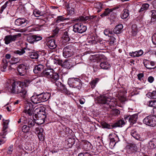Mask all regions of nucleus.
<instances>
[{
  "mask_svg": "<svg viewBox=\"0 0 156 156\" xmlns=\"http://www.w3.org/2000/svg\"><path fill=\"white\" fill-rule=\"evenodd\" d=\"M45 108L43 106L39 107L35 109L34 117L40 124L44 123L46 118Z\"/></svg>",
  "mask_w": 156,
  "mask_h": 156,
  "instance_id": "f257e3e1",
  "label": "nucleus"
},
{
  "mask_svg": "<svg viewBox=\"0 0 156 156\" xmlns=\"http://www.w3.org/2000/svg\"><path fill=\"white\" fill-rule=\"evenodd\" d=\"M9 121L8 120H3V129L0 133V145L5 143L6 141L5 136L7 134L6 129L8 128Z\"/></svg>",
  "mask_w": 156,
  "mask_h": 156,
  "instance_id": "f03ea898",
  "label": "nucleus"
},
{
  "mask_svg": "<svg viewBox=\"0 0 156 156\" xmlns=\"http://www.w3.org/2000/svg\"><path fill=\"white\" fill-rule=\"evenodd\" d=\"M19 61V59L18 58H15L14 57H12L10 60L9 61L5 59H3L1 65L0 69L2 72H5L8 62H9L11 64L13 65L17 63Z\"/></svg>",
  "mask_w": 156,
  "mask_h": 156,
  "instance_id": "7ed1b4c3",
  "label": "nucleus"
},
{
  "mask_svg": "<svg viewBox=\"0 0 156 156\" xmlns=\"http://www.w3.org/2000/svg\"><path fill=\"white\" fill-rule=\"evenodd\" d=\"M42 73V75L50 78L51 81H53L55 80L58 79L59 76L58 73H55L54 70L52 69L43 71Z\"/></svg>",
  "mask_w": 156,
  "mask_h": 156,
  "instance_id": "20e7f679",
  "label": "nucleus"
},
{
  "mask_svg": "<svg viewBox=\"0 0 156 156\" xmlns=\"http://www.w3.org/2000/svg\"><path fill=\"white\" fill-rule=\"evenodd\" d=\"M125 123L124 120L121 119L111 126L105 122H103L101 123V126L103 128L111 129L117 127H122L125 125Z\"/></svg>",
  "mask_w": 156,
  "mask_h": 156,
  "instance_id": "39448f33",
  "label": "nucleus"
},
{
  "mask_svg": "<svg viewBox=\"0 0 156 156\" xmlns=\"http://www.w3.org/2000/svg\"><path fill=\"white\" fill-rule=\"evenodd\" d=\"M68 83L70 87L76 88L79 89L82 85L81 80L78 78H71L69 79Z\"/></svg>",
  "mask_w": 156,
  "mask_h": 156,
  "instance_id": "423d86ee",
  "label": "nucleus"
},
{
  "mask_svg": "<svg viewBox=\"0 0 156 156\" xmlns=\"http://www.w3.org/2000/svg\"><path fill=\"white\" fill-rule=\"evenodd\" d=\"M26 84V81L23 82L20 81L14 82L12 83L9 87V90L11 92L12 94H16L20 86H23Z\"/></svg>",
  "mask_w": 156,
  "mask_h": 156,
  "instance_id": "0eeeda50",
  "label": "nucleus"
},
{
  "mask_svg": "<svg viewBox=\"0 0 156 156\" xmlns=\"http://www.w3.org/2000/svg\"><path fill=\"white\" fill-rule=\"evenodd\" d=\"M23 112L28 116L34 115V114L35 115V110L34 106L31 103H26Z\"/></svg>",
  "mask_w": 156,
  "mask_h": 156,
  "instance_id": "6e6552de",
  "label": "nucleus"
},
{
  "mask_svg": "<svg viewBox=\"0 0 156 156\" xmlns=\"http://www.w3.org/2000/svg\"><path fill=\"white\" fill-rule=\"evenodd\" d=\"M143 123L149 126H154L156 125V117L153 115H149L143 120Z\"/></svg>",
  "mask_w": 156,
  "mask_h": 156,
  "instance_id": "1a4fd4ad",
  "label": "nucleus"
},
{
  "mask_svg": "<svg viewBox=\"0 0 156 156\" xmlns=\"http://www.w3.org/2000/svg\"><path fill=\"white\" fill-rule=\"evenodd\" d=\"M26 84L23 85V86H20L19 88V90L16 94H18V96L22 99H24L27 96V80H25Z\"/></svg>",
  "mask_w": 156,
  "mask_h": 156,
  "instance_id": "9d476101",
  "label": "nucleus"
},
{
  "mask_svg": "<svg viewBox=\"0 0 156 156\" xmlns=\"http://www.w3.org/2000/svg\"><path fill=\"white\" fill-rule=\"evenodd\" d=\"M21 35V34L18 33L13 35L6 36L4 39L5 43L6 44H8L12 42H14L17 40Z\"/></svg>",
  "mask_w": 156,
  "mask_h": 156,
  "instance_id": "9b49d317",
  "label": "nucleus"
},
{
  "mask_svg": "<svg viewBox=\"0 0 156 156\" xmlns=\"http://www.w3.org/2000/svg\"><path fill=\"white\" fill-rule=\"evenodd\" d=\"M116 8H113L112 9L107 8L105 9L104 12L100 15V16L103 18L105 16H107L108 15L111 16V19H112L116 16V14L114 12Z\"/></svg>",
  "mask_w": 156,
  "mask_h": 156,
  "instance_id": "f8f14e48",
  "label": "nucleus"
},
{
  "mask_svg": "<svg viewBox=\"0 0 156 156\" xmlns=\"http://www.w3.org/2000/svg\"><path fill=\"white\" fill-rule=\"evenodd\" d=\"M87 30L86 27L80 23H75L73 26V31L75 32L82 33Z\"/></svg>",
  "mask_w": 156,
  "mask_h": 156,
  "instance_id": "ddd939ff",
  "label": "nucleus"
},
{
  "mask_svg": "<svg viewBox=\"0 0 156 156\" xmlns=\"http://www.w3.org/2000/svg\"><path fill=\"white\" fill-rule=\"evenodd\" d=\"M73 54V48L70 45L65 47L63 50V55L65 58L71 56Z\"/></svg>",
  "mask_w": 156,
  "mask_h": 156,
  "instance_id": "4468645a",
  "label": "nucleus"
},
{
  "mask_svg": "<svg viewBox=\"0 0 156 156\" xmlns=\"http://www.w3.org/2000/svg\"><path fill=\"white\" fill-rule=\"evenodd\" d=\"M97 100L99 103L109 104L111 99V97H108V94H105L100 96L98 98Z\"/></svg>",
  "mask_w": 156,
  "mask_h": 156,
  "instance_id": "2eb2a0df",
  "label": "nucleus"
},
{
  "mask_svg": "<svg viewBox=\"0 0 156 156\" xmlns=\"http://www.w3.org/2000/svg\"><path fill=\"white\" fill-rule=\"evenodd\" d=\"M27 66L24 64H21L18 66L17 71L21 76L25 75L27 72Z\"/></svg>",
  "mask_w": 156,
  "mask_h": 156,
  "instance_id": "dca6fc26",
  "label": "nucleus"
},
{
  "mask_svg": "<svg viewBox=\"0 0 156 156\" xmlns=\"http://www.w3.org/2000/svg\"><path fill=\"white\" fill-rule=\"evenodd\" d=\"M28 22V20L24 18H19L15 20V24L16 26L23 27L26 26Z\"/></svg>",
  "mask_w": 156,
  "mask_h": 156,
  "instance_id": "f3484780",
  "label": "nucleus"
},
{
  "mask_svg": "<svg viewBox=\"0 0 156 156\" xmlns=\"http://www.w3.org/2000/svg\"><path fill=\"white\" fill-rule=\"evenodd\" d=\"M40 102L47 101L50 97L51 94L49 93H43L38 94Z\"/></svg>",
  "mask_w": 156,
  "mask_h": 156,
  "instance_id": "a211bd4d",
  "label": "nucleus"
},
{
  "mask_svg": "<svg viewBox=\"0 0 156 156\" xmlns=\"http://www.w3.org/2000/svg\"><path fill=\"white\" fill-rule=\"evenodd\" d=\"M130 134L132 136L137 140L143 141L145 139V137L140 136V134L135 130H131Z\"/></svg>",
  "mask_w": 156,
  "mask_h": 156,
  "instance_id": "6ab92c4d",
  "label": "nucleus"
},
{
  "mask_svg": "<svg viewBox=\"0 0 156 156\" xmlns=\"http://www.w3.org/2000/svg\"><path fill=\"white\" fill-rule=\"evenodd\" d=\"M127 152L129 154L133 153L136 151L137 150V147L134 144L129 145L126 147Z\"/></svg>",
  "mask_w": 156,
  "mask_h": 156,
  "instance_id": "aec40b11",
  "label": "nucleus"
},
{
  "mask_svg": "<svg viewBox=\"0 0 156 156\" xmlns=\"http://www.w3.org/2000/svg\"><path fill=\"white\" fill-rule=\"evenodd\" d=\"M143 54V51L142 50L135 51H132L129 53L130 56L133 58H135L136 57H139L142 55Z\"/></svg>",
  "mask_w": 156,
  "mask_h": 156,
  "instance_id": "412c9836",
  "label": "nucleus"
},
{
  "mask_svg": "<svg viewBox=\"0 0 156 156\" xmlns=\"http://www.w3.org/2000/svg\"><path fill=\"white\" fill-rule=\"evenodd\" d=\"M123 28V26L122 25V24H119L116 25L113 29V33L116 34H120L122 31V29Z\"/></svg>",
  "mask_w": 156,
  "mask_h": 156,
  "instance_id": "4be33fe9",
  "label": "nucleus"
},
{
  "mask_svg": "<svg viewBox=\"0 0 156 156\" xmlns=\"http://www.w3.org/2000/svg\"><path fill=\"white\" fill-rule=\"evenodd\" d=\"M100 66L102 69L105 70L109 69L111 67L110 64L107 61L101 62L100 64Z\"/></svg>",
  "mask_w": 156,
  "mask_h": 156,
  "instance_id": "5701e85b",
  "label": "nucleus"
},
{
  "mask_svg": "<svg viewBox=\"0 0 156 156\" xmlns=\"http://www.w3.org/2000/svg\"><path fill=\"white\" fill-rule=\"evenodd\" d=\"M44 66L41 64H38L35 66L33 69L34 72L35 73H37L42 71L44 69Z\"/></svg>",
  "mask_w": 156,
  "mask_h": 156,
  "instance_id": "b1692460",
  "label": "nucleus"
},
{
  "mask_svg": "<svg viewBox=\"0 0 156 156\" xmlns=\"http://www.w3.org/2000/svg\"><path fill=\"white\" fill-rule=\"evenodd\" d=\"M43 80V78L41 77H37L32 80L31 82L34 84L38 85L41 83Z\"/></svg>",
  "mask_w": 156,
  "mask_h": 156,
  "instance_id": "393cba45",
  "label": "nucleus"
},
{
  "mask_svg": "<svg viewBox=\"0 0 156 156\" xmlns=\"http://www.w3.org/2000/svg\"><path fill=\"white\" fill-rule=\"evenodd\" d=\"M149 6V5L147 3H144L142 5L140 9L139 10V12L141 13H144L148 9Z\"/></svg>",
  "mask_w": 156,
  "mask_h": 156,
  "instance_id": "a878e982",
  "label": "nucleus"
},
{
  "mask_svg": "<svg viewBox=\"0 0 156 156\" xmlns=\"http://www.w3.org/2000/svg\"><path fill=\"white\" fill-rule=\"evenodd\" d=\"M99 80L100 79L98 78H95L92 79L89 83L90 87L92 89H94Z\"/></svg>",
  "mask_w": 156,
  "mask_h": 156,
  "instance_id": "bb28decb",
  "label": "nucleus"
},
{
  "mask_svg": "<svg viewBox=\"0 0 156 156\" xmlns=\"http://www.w3.org/2000/svg\"><path fill=\"white\" fill-rule=\"evenodd\" d=\"M148 147L152 149H156V138H153L149 142Z\"/></svg>",
  "mask_w": 156,
  "mask_h": 156,
  "instance_id": "cd10ccee",
  "label": "nucleus"
},
{
  "mask_svg": "<svg viewBox=\"0 0 156 156\" xmlns=\"http://www.w3.org/2000/svg\"><path fill=\"white\" fill-rule=\"evenodd\" d=\"M47 44L48 47L51 49H53L56 47L54 40H51L48 41L47 43Z\"/></svg>",
  "mask_w": 156,
  "mask_h": 156,
  "instance_id": "c85d7f7f",
  "label": "nucleus"
},
{
  "mask_svg": "<svg viewBox=\"0 0 156 156\" xmlns=\"http://www.w3.org/2000/svg\"><path fill=\"white\" fill-rule=\"evenodd\" d=\"M138 115L136 114H134L130 116L129 120V122L131 125H133L136 122L137 119Z\"/></svg>",
  "mask_w": 156,
  "mask_h": 156,
  "instance_id": "c756f323",
  "label": "nucleus"
},
{
  "mask_svg": "<svg viewBox=\"0 0 156 156\" xmlns=\"http://www.w3.org/2000/svg\"><path fill=\"white\" fill-rule=\"evenodd\" d=\"M31 101L34 104H37L40 103L38 95H34L30 98Z\"/></svg>",
  "mask_w": 156,
  "mask_h": 156,
  "instance_id": "7c9ffc66",
  "label": "nucleus"
},
{
  "mask_svg": "<svg viewBox=\"0 0 156 156\" xmlns=\"http://www.w3.org/2000/svg\"><path fill=\"white\" fill-rule=\"evenodd\" d=\"M69 20V18H65L63 16H58L55 20V23H59L61 22H63L64 20Z\"/></svg>",
  "mask_w": 156,
  "mask_h": 156,
  "instance_id": "2f4dec72",
  "label": "nucleus"
},
{
  "mask_svg": "<svg viewBox=\"0 0 156 156\" xmlns=\"http://www.w3.org/2000/svg\"><path fill=\"white\" fill-rule=\"evenodd\" d=\"M29 57L33 59H37L39 57V55L37 52H31L29 53Z\"/></svg>",
  "mask_w": 156,
  "mask_h": 156,
  "instance_id": "473e14b6",
  "label": "nucleus"
},
{
  "mask_svg": "<svg viewBox=\"0 0 156 156\" xmlns=\"http://www.w3.org/2000/svg\"><path fill=\"white\" fill-rule=\"evenodd\" d=\"M25 48L22 49H20L18 50H15L14 51V54L18 55H21L25 53V49H26Z\"/></svg>",
  "mask_w": 156,
  "mask_h": 156,
  "instance_id": "72a5a7b5",
  "label": "nucleus"
},
{
  "mask_svg": "<svg viewBox=\"0 0 156 156\" xmlns=\"http://www.w3.org/2000/svg\"><path fill=\"white\" fill-rule=\"evenodd\" d=\"M151 22H154L156 20V10H152L151 11Z\"/></svg>",
  "mask_w": 156,
  "mask_h": 156,
  "instance_id": "f704fd0d",
  "label": "nucleus"
},
{
  "mask_svg": "<svg viewBox=\"0 0 156 156\" xmlns=\"http://www.w3.org/2000/svg\"><path fill=\"white\" fill-rule=\"evenodd\" d=\"M119 139L118 137L115 135L114 138H112L110 139V144L112 146H114L116 143L118 142L117 140Z\"/></svg>",
  "mask_w": 156,
  "mask_h": 156,
  "instance_id": "c9c22d12",
  "label": "nucleus"
},
{
  "mask_svg": "<svg viewBox=\"0 0 156 156\" xmlns=\"http://www.w3.org/2000/svg\"><path fill=\"white\" fill-rule=\"evenodd\" d=\"M29 127V128H32L35 125V122L31 119H29L27 120L26 123Z\"/></svg>",
  "mask_w": 156,
  "mask_h": 156,
  "instance_id": "e433bc0d",
  "label": "nucleus"
},
{
  "mask_svg": "<svg viewBox=\"0 0 156 156\" xmlns=\"http://www.w3.org/2000/svg\"><path fill=\"white\" fill-rule=\"evenodd\" d=\"M132 36H135L137 33V29L135 25H133L132 27Z\"/></svg>",
  "mask_w": 156,
  "mask_h": 156,
  "instance_id": "4c0bfd02",
  "label": "nucleus"
},
{
  "mask_svg": "<svg viewBox=\"0 0 156 156\" xmlns=\"http://www.w3.org/2000/svg\"><path fill=\"white\" fill-rule=\"evenodd\" d=\"M129 15L128 10L127 9H124L123 10V13L121 16V18L123 19H125Z\"/></svg>",
  "mask_w": 156,
  "mask_h": 156,
  "instance_id": "58836bf2",
  "label": "nucleus"
},
{
  "mask_svg": "<svg viewBox=\"0 0 156 156\" xmlns=\"http://www.w3.org/2000/svg\"><path fill=\"white\" fill-rule=\"evenodd\" d=\"M27 41L30 44H33L35 42V40L34 35L29 36L27 37Z\"/></svg>",
  "mask_w": 156,
  "mask_h": 156,
  "instance_id": "ea45409f",
  "label": "nucleus"
},
{
  "mask_svg": "<svg viewBox=\"0 0 156 156\" xmlns=\"http://www.w3.org/2000/svg\"><path fill=\"white\" fill-rule=\"evenodd\" d=\"M150 63V61L147 60H145L143 62L144 66L147 69H154L155 67H151V65Z\"/></svg>",
  "mask_w": 156,
  "mask_h": 156,
  "instance_id": "a19ab883",
  "label": "nucleus"
},
{
  "mask_svg": "<svg viewBox=\"0 0 156 156\" xmlns=\"http://www.w3.org/2000/svg\"><path fill=\"white\" fill-rule=\"evenodd\" d=\"M95 7L98 10L97 11L98 12H99L101 11V10L102 8V4L98 2L96 3L94 5Z\"/></svg>",
  "mask_w": 156,
  "mask_h": 156,
  "instance_id": "79ce46f5",
  "label": "nucleus"
},
{
  "mask_svg": "<svg viewBox=\"0 0 156 156\" xmlns=\"http://www.w3.org/2000/svg\"><path fill=\"white\" fill-rule=\"evenodd\" d=\"M111 113L113 115L118 116L120 114V111L118 109H112L111 111Z\"/></svg>",
  "mask_w": 156,
  "mask_h": 156,
  "instance_id": "37998d69",
  "label": "nucleus"
},
{
  "mask_svg": "<svg viewBox=\"0 0 156 156\" xmlns=\"http://www.w3.org/2000/svg\"><path fill=\"white\" fill-rule=\"evenodd\" d=\"M147 96L151 98L156 99V91H153L152 92H150L147 94Z\"/></svg>",
  "mask_w": 156,
  "mask_h": 156,
  "instance_id": "c03bdc74",
  "label": "nucleus"
},
{
  "mask_svg": "<svg viewBox=\"0 0 156 156\" xmlns=\"http://www.w3.org/2000/svg\"><path fill=\"white\" fill-rule=\"evenodd\" d=\"M60 89L62 90V91L64 93L67 94H69L70 92L69 90H68L65 86L63 84L61 86Z\"/></svg>",
  "mask_w": 156,
  "mask_h": 156,
  "instance_id": "a18cd8bd",
  "label": "nucleus"
},
{
  "mask_svg": "<svg viewBox=\"0 0 156 156\" xmlns=\"http://www.w3.org/2000/svg\"><path fill=\"white\" fill-rule=\"evenodd\" d=\"M59 79V76H58V78L57 79L55 80L54 81H51L53 83H55L56 86L58 87H59V88H60L61 86L63 85L62 83L58 81V80Z\"/></svg>",
  "mask_w": 156,
  "mask_h": 156,
  "instance_id": "49530a36",
  "label": "nucleus"
},
{
  "mask_svg": "<svg viewBox=\"0 0 156 156\" xmlns=\"http://www.w3.org/2000/svg\"><path fill=\"white\" fill-rule=\"evenodd\" d=\"M148 104L150 106L153 107L154 108L156 107V100L149 101Z\"/></svg>",
  "mask_w": 156,
  "mask_h": 156,
  "instance_id": "de8ad7c7",
  "label": "nucleus"
},
{
  "mask_svg": "<svg viewBox=\"0 0 156 156\" xmlns=\"http://www.w3.org/2000/svg\"><path fill=\"white\" fill-rule=\"evenodd\" d=\"M30 128L27 125H25L23 126L22 128V130L23 132L26 133L29 131Z\"/></svg>",
  "mask_w": 156,
  "mask_h": 156,
  "instance_id": "09e8293b",
  "label": "nucleus"
},
{
  "mask_svg": "<svg viewBox=\"0 0 156 156\" xmlns=\"http://www.w3.org/2000/svg\"><path fill=\"white\" fill-rule=\"evenodd\" d=\"M84 144L85 145V147L86 146H87V147L86 148V149L87 150H90L92 148V145L91 143L87 141H86L84 142Z\"/></svg>",
  "mask_w": 156,
  "mask_h": 156,
  "instance_id": "8fccbe9b",
  "label": "nucleus"
},
{
  "mask_svg": "<svg viewBox=\"0 0 156 156\" xmlns=\"http://www.w3.org/2000/svg\"><path fill=\"white\" fill-rule=\"evenodd\" d=\"M13 151V145H10L8 148L7 150V153L8 154H11Z\"/></svg>",
  "mask_w": 156,
  "mask_h": 156,
  "instance_id": "3c124183",
  "label": "nucleus"
},
{
  "mask_svg": "<svg viewBox=\"0 0 156 156\" xmlns=\"http://www.w3.org/2000/svg\"><path fill=\"white\" fill-rule=\"evenodd\" d=\"M64 64L65 65L67 69H70L73 66L72 63H71L69 61H66L64 62Z\"/></svg>",
  "mask_w": 156,
  "mask_h": 156,
  "instance_id": "603ef678",
  "label": "nucleus"
},
{
  "mask_svg": "<svg viewBox=\"0 0 156 156\" xmlns=\"http://www.w3.org/2000/svg\"><path fill=\"white\" fill-rule=\"evenodd\" d=\"M33 14L34 16L36 17H39L42 15V14L41 12H40L39 11L36 9L34 11Z\"/></svg>",
  "mask_w": 156,
  "mask_h": 156,
  "instance_id": "864d4df0",
  "label": "nucleus"
},
{
  "mask_svg": "<svg viewBox=\"0 0 156 156\" xmlns=\"http://www.w3.org/2000/svg\"><path fill=\"white\" fill-rule=\"evenodd\" d=\"M89 19V18L88 16H81L79 17V18L78 19L79 20H80L81 21L86 22L87 20H88Z\"/></svg>",
  "mask_w": 156,
  "mask_h": 156,
  "instance_id": "5fc2aeb1",
  "label": "nucleus"
},
{
  "mask_svg": "<svg viewBox=\"0 0 156 156\" xmlns=\"http://www.w3.org/2000/svg\"><path fill=\"white\" fill-rule=\"evenodd\" d=\"M36 132L38 134L44 132L43 129L41 127H37L35 129Z\"/></svg>",
  "mask_w": 156,
  "mask_h": 156,
  "instance_id": "6e6d98bb",
  "label": "nucleus"
},
{
  "mask_svg": "<svg viewBox=\"0 0 156 156\" xmlns=\"http://www.w3.org/2000/svg\"><path fill=\"white\" fill-rule=\"evenodd\" d=\"M8 4V2H6L5 4L1 7L0 9V13H2L4 10L6 8Z\"/></svg>",
  "mask_w": 156,
  "mask_h": 156,
  "instance_id": "4d7b16f0",
  "label": "nucleus"
},
{
  "mask_svg": "<svg viewBox=\"0 0 156 156\" xmlns=\"http://www.w3.org/2000/svg\"><path fill=\"white\" fill-rule=\"evenodd\" d=\"M115 38L114 37H111L109 41V44L110 45H113L114 43H115Z\"/></svg>",
  "mask_w": 156,
  "mask_h": 156,
  "instance_id": "13d9d810",
  "label": "nucleus"
},
{
  "mask_svg": "<svg viewBox=\"0 0 156 156\" xmlns=\"http://www.w3.org/2000/svg\"><path fill=\"white\" fill-rule=\"evenodd\" d=\"M34 39L35 40V42L38 41H40L42 39V37L40 36H38L36 35H34Z\"/></svg>",
  "mask_w": 156,
  "mask_h": 156,
  "instance_id": "bf43d9fd",
  "label": "nucleus"
},
{
  "mask_svg": "<svg viewBox=\"0 0 156 156\" xmlns=\"http://www.w3.org/2000/svg\"><path fill=\"white\" fill-rule=\"evenodd\" d=\"M152 41L153 43L156 44V33L152 37Z\"/></svg>",
  "mask_w": 156,
  "mask_h": 156,
  "instance_id": "052dcab7",
  "label": "nucleus"
},
{
  "mask_svg": "<svg viewBox=\"0 0 156 156\" xmlns=\"http://www.w3.org/2000/svg\"><path fill=\"white\" fill-rule=\"evenodd\" d=\"M67 13L68 15H72L74 14V11L73 8H71L70 9L68 10H67Z\"/></svg>",
  "mask_w": 156,
  "mask_h": 156,
  "instance_id": "680f3d73",
  "label": "nucleus"
},
{
  "mask_svg": "<svg viewBox=\"0 0 156 156\" xmlns=\"http://www.w3.org/2000/svg\"><path fill=\"white\" fill-rule=\"evenodd\" d=\"M44 132L38 134V136L40 140H42L43 139L44 137Z\"/></svg>",
  "mask_w": 156,
  "mask_h": 156,
  "instance_id": "e2e57ef3",
  "label": "nucleus"
},
{
  "mask_svg": "<svg viewBox=\"0 0 156 156\" xmlns=\"http://www.w3.org/2000/svg\"><path fill=\"white\" fill-rule=\"evenodd\" d=\"M154 78L152 76H149L147 79L148 81L150 83H152L154 81Z\"/></svg>",
  "mask_w": 156,
  "mask_h": 156,
  "instance_id": "0e129e2a",
  "label": "nucleus"
},
{
  "mask_svg": "<svg viewBox=\"0 0 156 156\" xmlns=\"http://www.w3.org/2000/svg\"><path fill=\"white\" fill-rule=\"evenodd\" d=\"M59 30V29L58 27H56L55 28V29L53 30V33L55 34H57L58 33Z\"/></svg>",
  "mask_w": 156,
  "mask_h": 156,
  "instance_id": "69168bd1",
  "label": "nucleus"
},
{
  "mask_svg": "<svg viewBox=\"0 0 156 156\" xmlns=\"http://www.w3.org/2000/svg\"><path fill=\"white\" fill-rule=\"evenodd\" d=\"M104 34L106 36H109V29H105L104 31Z\"/></svg>",
  "mask_w": 156,
  "mask_h": 156,
  "instance_id": "338daca9",
  "label": "nucleus"
},
{
  "mask_svg": "<svg viewBox=\"0 0 156 156\" xmlns=\"http://www.w3.org/2000/svg\"><path fill=\"white\" fill-rule=\"evenodd\" d=\"M5 59L8 61L10 60L9 59L11 58V55L10 54H7L5 55Z\"/></svg>",
  "mask_w": 156,
  "mask_h": 156,
  "instance_id": "774afa93",
  "label": "nucleus"
}]
</instances>
